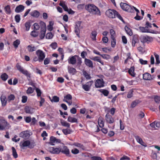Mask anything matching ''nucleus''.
<instances>
[{
    "mask_svg": "<svg viewBox=\"0 0 160 160\" xmlns=\"http://www.w3.org/2000/svg\"><path fill=\"white\" fill-rule=\"evenodd\" d=\"M1 78L4 81H6L8 78V76L6 73H4L1 76Z\"/></svg>",
    "mask_w": 160,
    "mask_h": 160,
    "instance_id": "4c0bfd02",
    "label": "nucleus"
},
{
    "mask_svg": "<svg viewBox=\"0 0 160 160\" xmlns=\"http://www.w3.org/2000/svg\"><path fill=\"white\" fill-rule=\"evenodd\" d=\"M150 126L152 128H154L155 129H157L156 128L155 126L158 128L160 127V122H156L155 121L150 124Z\"/></svg>",
    "mask_w": 160,
    "mask_h": 160,
    "instance_id": "4be33fe9",
    "label": "nucleus"
},
{
    "mask_svg": "<svg viewBox=\"0 0 160 160\" xmlns=\"http://www.w3.org/2000/svg\"><path fill=\"white\" fill-rule=\"evenodd\" d=\"M139 103V101L138 100H136L133 101L131 103V107L132 108L135 107Z\"/></svg>",
    "mask_w": 160,
    "mask_h": 160,
    "instance_id": "49530a36",
    "label": "nucleus"
},
{
    "mask_svg": "<svg viewBox=\"0 0 160 160\" xmlns=\"http://www.w3.org/2000/svg\"><path fill=\"white\" fill-rule=\"evenodd\" d=\"M34 89L32 88V87H29L27 90L26 92L27 94H30L32 93L34 91Z\"/></svg>",
    "mask_w": 160,
    "mask_h": 160,
    "instance_id": "09e8293b",
    "label": "nucleus"
},
{
    "mask_svg": "<svg viewBox=\"0 0 160 160\" xmlns=\"http://www.w3.org/2000/svg\"><path fill=\"white\" fill-rule=\"evenodd\" d=\"M0 100L2 106H5L8 102L6 96L4 95H2L0 97Z\"/></svg>",
    "mask_w": 160,
    "mask_h": 160,
    "instance_id": "aec40b11",
    "label": "nucleus"
},
{
    "mask_svg": "<svg viewBox=\"0 0 160 160\" xmlns=\"http://www.w3.org/2000/svg\"><path fill=\"white\" fill-rule=\"evenodd\" d=\"M62 131L63 133L65 135L69 134L71 133V130L68 129H63L62 130Z\"/></svg>",
    "mask_w": 160,
    "mask_h": 160,
    "instance_id": "8fccbe9b",
    "label": "nucleus"
},
{
    "mask_svg": "<svg viewBox=\"0 0 160 160\" xmlns=\"http://www.w3.org/2000/svg\"><path fill=\"white\" fill-rule=\"evenodd\" d=\"M154 55L156 59L155 64L158 65L160 63V61L159 59V55L156 53L154 54Z\"/></svg>",
    "mask_w": 160,
    "mask_h": 160,
    "instance_id": "ea45409f",
    "label": "nucleus"
},
{
    "mask_svg": "<svg viewBox=\"0 0 160 160\" xmlns=\"http://www.w3.org/2000/svg\"><path fill=\"white\" fill-rule=\"evenodd\" d=\"M31 15L33 17L38 18L39 17L40 13L37 10H34L31 12L30 13Z\"/></svg>",
    "mask_w": 160,
    "mask_h": 160,
    "instance_id": "bb28decb",
    "label": "nucleus"
},
{
    "mask_svg": "<svg viewBox=\"0 0 160 160\" xmlns=\"http://www.w3.org/2000/svg\"><path fill=\"white\" fill-rule=\"evenodd\" d=\"M73 145L83 150H85L86 149L84 146L81 143L75 142L73 143Z\"/></svg>",
    "mask_w": 160,
    "mask_h": 160,
    "instance_id": "b1692460",
    "label": "nucleus"
},
{
    "mask_svg": "<svg viewBox=\"0 0 160 160\" xmlns=\"http://www.w3.org/2000/svg\"><path fill=\"white\" fill-rule=\"evenodd\" d=\"M77 60V65L78 66L80 67L82 62L81 58L77 55L76 60Z\"/></svg>",
    "mask_w": 160,
    "mask_h": 160,
    "instance_id": "c9c22d12",
    "label": "nucleus"
},
{
    "mask_svg": "<svg viewBox=\"0 0 160 160\" xmlns=\"http://www.w3.org/2000/svg\"><path fill=\"white\" fill-rule=\"evenodd\" d=\"M9 124L2 117H0V130H3L9 127Z\"/></svg>",
    "mask_w": 160,
    "mask_h": 160,
    "instance_id": "20e7f679",
    "label": "nucleus"
},
{
    "mask_svg": "<svg viewBox=\"0 0 160 160\" xmlns=\"http://www.w3.org/2000/svg\"><path fill=\"white\" fill-rule=\"evenodd\" d=\"M72 99V96L70 94H68L64 97V98L63 101L67 103L69 106L72 105V102L71 101H68V100H71Z\"/></svg>",
    "mask_w": 160,
    "mask_h": 160,
    "instance_id": "ddd939ff",
    "label": "nucleus"
},
{
    "mask_svg": "<svg viewBox=\"0 0 160 160\" xmlns=\"http://www.w3.org/2000/svg\"><path fill=\"white\" fill-rule=\"evenodd\" d=\"M97 33L96 31H93L92 32V38L93 40H96V36Z\"/></svg>",
    "mask_w": 160,
    "mask_h": 160,
    "instance_id": "3c124183",
    "label": "nucleus"
},
{
    "mask_svg": "<svg viewBox=\"0 0 160 160\" xmlns=\"http://www.w3.org/2000/svg\"><path fill=\"white\" fill-rule=\"evenodd\" d=\"M53 35L51 32L47 33L46 35V38L48 39H52L53 37Z\"/></svg>",
    "mask_w": 160,
    "mask_h": 160,
    "instance_id": "603ef678",
    "label": "nucleus"
},
{
    "mask_svg": "<svg viewBox=\"0 0 160 160\" xmlns=\"http://www.w3.org/2000/svg\"><path fill=\"white\" fill-rule=\"evenodd\" d=\"M93 82L92 81L87 82L85 84L82 85V88L86 91H88L90 89L91 87Z\"/></svg>",
    "mask_w": 160,
    "mask_h": 160,
    "instance_id": "1a4fd4ad",
    "label": "nucleus"
},
{
    "mask_svg": "<svg viewBox=\"0 0 160 160\" xmlns=\"http://www.w3.org/2000/svg\"><path fill=\"white\" fill-rule=\"evenodd\" d=\"M15 97V95L12 94H10L8 95L7 97L8 102H10L11 101L14 100Z\"/></svg>",
    "mask_w": 160,
    "mask_h": 160,
    "instance_id": "c85d7f7f",
    "label": "nucleus"
},
{
    "mask_svg": "<svg viewBox=\"0 0 160 160\" xmlns=\"http://www.w3.org/2000/svg\"><path fill=\"white\" fill-rule=\"evenodd\" d=\"M85 8L87 10L92 14L101 15V12L98 8L93 4H89L86 6Z\"/></svg>",
    "mask_w": 160,
    "mask_h": 160,
    "instance_id": "f03ea898",
    "label": "nucleus"
},
{
    "mask_svg": "<svg viewBox=\"0 0 160 160\" xmlns=\"http://www.w3.org/2000/svg\"><path fill=\"white\" fill-rule=\"evenodd\" d=\"M136 139L137 142L141 145L145 147L147 146V145L142 141V139L139 137L137 136L136 137Z\"/></svg>",
    "mask_w": 160,
    "mask_h": 160,
    "instance_id": "a878e982",
    "label": "nucleus"
},
{
    "mask_svg": "<svg viewBox=\"0 0 160 160\" xmlns=\"http://www.w3.org/2000/svg\"><path fill=\"white\" fill-rule=\"evenodd\" d=\"M16 67L18 70L20 72L27 76L28 78H30V73H29L27 70H24L23 68L21 67L19 64H17Z\"/></svg>",
    "mask_w": 160,
    "mask_h": 160,
    "instance_id": "0eeeda50",
    "label": "nucleus"
},
{
    "mask_svg": "<svg viewBox=\"0 0 160 160\" xmlns=\"http://www.w3.org/2000/svg\"><path fill=\"white\" fill-rule=\"evenodd\" d=\"M139 31L140 32L143 33H154V31L153 30H150L149 29H147L145 27H139Z\"/></svg>",
    "mask_w": 160,
    "mask_h": 160,
    "instance_id": "9b49d317",
    "label": "nucleus"
},
{
    "mask_svg": "<svg viewBox=\"0 0 160 160\" xmlns=\"http://www.w3.org/2000/svg\"><path fill=\"white\" fill-rule=\"evenodd\" d=\"M104 83L103 80L102 79H98L95 82V86L97 88H100L104 86Z\"/></svg>",
    "mask_w": 160,
    "mask_h": 160,
    "instance_id": "9d476101",
    "label": "nucleus"
},
{
    "mask_svg": "<svg viewBox=\"0 0 160 160\" xmlns=\"http://www.w3.org/2000/svg\"><path fill=\"white\" fill-rule=\"evenodd\" d=\"M35 90L37 92V96L38 97L41 96L42 94V92L41 90L39 88H36Z\"/></svg>",
    "mask_w": 160,
    "mask_h": 160,
    "instance_id": "864d4df0",
    "label": "nucleus"
},
{
    "mask_svg": "<svg viewBox=\"0 0 160 160\" xmlns=\"http://www.w3.org/2000/svg\"><path fill=\"white\" fill-rule=\"evenodd\" d=\"M68 121L69 122L73 123L77 122V119L74 118L69 116L68 119Z\"/></svg>",
    "mask_w": 160,
    "mask_h": 160,
    "instance_id": "7c9ffc66",
    "label": "nucleus"
},
{
    "mask_svg": "<svg viewBox=\"0 0 160 160\" xmlns=\"http://www.w3.org/2000/svg\"><path fill=\"white\" fill-rule=\"evenodd\" d=\"M77 55H75L74 56L69 57L68 59V63L72 65L75 64L76 63V59Z\"/></svg>",
    "mask_w": 160,
    "mask_h": 160,
    "instance_id": "2eb2a0df",
    "label": "nucleus"
},
{
    "mask_svg": "<svg viewBox=\"0 0 160 160\" xmlns=\"http://www.w3.org/2000/svg\"><path fill=\"white\" fill-rule=\"evenodd\" d=\"M141 41L143 43H149L152 41V37L147 35H142L140 36Z\"/></svg>",
    "mask_w": 160,
    "mask_h": 160,
    "instance_id": "423d86ee",
    "label": "nucleus"
},
{
    "mask_svg": "<svg viewBox=\"0 0 160 160\" xmlns=\"http://www.w3.org/2000/svg\"><path fill=\"white\" fill-rule=\"evenodd\" d=\"M24 110L25 112L27 113L32 114L35 111L34 109L31 107L26 106L25 107Z\"/></svg>",
    "mask_w": 160,
    "mask_h": 160,
    "instance_id": "6ab92c4d",
    "label": "nucleus"
},
{
    "mask_svg": "<svg viewBox=\"0 0 160 160\" xmlns=\"http://www.w3.org/2000/svg\"><path fill=\"white\" fill-rule=\"evenodd\" d=\"M4 9L7 13L9 14L10 13L11 10L9 6L7 5L5 7Z\"/></svg>",
    "mask_w": 160,
    "mask_h": 160,
    "instance_id": "6e6d98bb",
    "label": "nucleus"
},
{
    "mask_svg": "<svg viewBox=\"0 0 160 160\" xmlns=\"http://www.w3.org/2000/svg\"><path fill=\"white\" fill-rule=\"evenodd\" d=\"M22 146L23 147H28L30 148H33L34 145L33 144H31L29 140L24 141L22 144Z\"/></svg>",
    "mask_w": 160,
    "mask_h": 160,
    "instance_id": "a211bd4d",
    "label": "nucleus"
},
{
    "mask_svg": "<svg viewBox=\"0 0 160 160\" xmlns=\"http://www.w3.org/2000/svg\"><path fill=\"white\" fill-rule=\"evenodd\" d=\"M120 6L123 10L128 12H132L133 11L131 6L126 3L121 2L120 3Z\"/></svg>",
    "mask_w": 160,
    "mask_h": 160,
    "instance_id": "39448f33",
    "label": "nucleus"
},
{
    "mask_svg": "<svg viewBox=\"0 0 160 160\" xmlns=\"http://www.w3.org/2000/svg\"><path fill=\"white\" fill-rule=\"evenodd\" d=\"M46 31V27H45L42 29L40 32V37L41 39H43L45 35V32Z\"/></svg>",
    "mask_w": 160,
    "mask_h": 160,
    "instance_id": "c756f323",
    "label": "nucleus"
},
{
    "mask_svg": "<svg viewBox=\"0 0 160 160\" xmlns=\"http://www.w3.org/2000/svg\"><path fill=\"white\" fill-rule=\"evenodd\" d=\"M100 56L106 60H108L110 58V56L107 54H101Z\"/></svg>",
    "mask_w": 160,
    "mask_h": 160,
    "instance_id": "13d9d810",
    "label": "nucleus"
},
{
    "mask_svg": "<svg viewBox=\"0 0 160 160\" xmlns=\"http://www.w3.org/2000/svg\"><path fill=\"white\" fill-rule=\"evenodd\" d=\"M115 38L114 37L111 38V46L113 48L114 47L116 44Z\"/></svg>",
    "mask_w": 160,
    "mask_h": 160,
    "instance_id": "a19ab883",
    "label": "nucleus"
},
{
    "mask_svg": "<svg viewBox=\"0 0 160 160\" xmlns=\"http://www.w3.org/2000/svg\"><path fill=\"white\" fill-rule=\"evenodd\" d=\"M98 123L99 127L102 128L104 126V122L101 119H99L98 120Z\"/></svg>",
    "mask_w": 160,
    "mask_h": 160,
    "instance_id": "4d7b16f0",
    "label": "nucleus"
},
{
    "mask_svg": "<svg viewBox=\"0 0 160 160\" xmlns=\"http://www.w3.org/2000/svg\"><path fill=\"white\" fill-rule=\"evenodd\" d=\"M69 72L72 75L74 74L76 72V70L73 68H70L68 69Z\"/></svg>",
    "mask_w": 160,
    "mask_h": 160,
    "instance_id": "79ce46f5",
    "label": "nucleus"
},
{
    "mask_svg": "<svg viewBox=\"0 0 160 160\" xmlns=\"http://www.w3.org/2000/svg\"><path fill=\"white\" fill-rule=\"evenodd\" d=\"M110 32L111 35V38L116 37L115 32L113 29H111L110 30Z\"/></svg>",
    "mask_w": 160,
    "mask_h": 160,
    "instance_id": "bf43d9fd",
    "label": "nucleus"
},
{
    "mask_svg": "<svg viewBox=\"0 0 160 160\" xmlns=\"http://www.w3.org/2000/svg\"><path fill=\"white\" fill-rule=\"evenodd\" d=\"M71 152L73 154H76L79 153V151L78 149L75 148L72 149Z\"/></svg>",
    "mask_w": 160,
    "mask_h": 160,
    "instance_id": "e2e57ef3",
    "label": "nucleus"
},
{
    "mask_svg": "<svg viewBox=\"0 0 160 160\" xmlns=\"http://www.w3.org/2000/svg\"><path fill=\"white\" fill-rule=\"evenodd\" d=\"M49 152L52 154H58L60 152V148H54L53 147L49 148Z\"/></svg>",
    "mask_w": 160,
    "mask_h": 160,
    "instance_id": "4468645a",
    "label": "nucleus"
},
{
    "mask_svg": "<svg viewBox=\"0 0 160 160\" xmlns=\"http://www.w3.org/2000/svg\"><path fill=\"white\" fill-rule=\"evenodd\" d=\"M15 18L16 22L18 23L20 20V15L19 14L15 16Z\"/></svg>",
    "mask_w": 160,
    "mask_h": 160,
    "instance_id": "69168bd1",
    "label": "nucleus"
},
{
    "mask_svg": "<svg viewBox=\"0 0 160 160\" xmlns=\"http://www.w3.org/2000/svg\"><path fill=\"white\" fill-rule=\"evenodd\" d=\"M80 29L75 28L74 31L76 33L78 37H79V33L80 32Z\"/></svg>",
    "mask_w": 160,
    "mask_h": 160,
    "instance_id": "680f3d73",
    "label": "nucleus"
},
{
    "mask_svg": "<svg viewBox=\"0 0 160 160\" xmlns=\"http://www.w3.org/2000/svg\"><path fill=\"white\" fill-rule=\"evenodd\" d=\"M20 41L18 39H17L14 42L13 45L16 48L18 47V45L20 43Z\"/></svg>",
    "mask_w": 160,
    "mask_h": 160,
    "instance_id": "c03bdc74",
    "label": "nucleus"
},
{
    "mask_svg": "<svg viewBox=\"0 0 160 160\" xmlns=\"http://www.w3.org/2000/svg\"><path fill=\"white\" fill-rule=\"evenodd\" d=\"M60 152L63 153L68 156L70 153V151L68 148L65 146H63L62 148H60Z\"/></svg>",
    "mask_w": 160,
    "mask_h": 160,
    "instance_id": "dca6fc26",
    "label": "nucleus"
},
{
    "mask_svg": "<svg viewBox=\"0 0 160 160\" xmlns=\"http://www.w3.org/2000/svg\"><path fill=\"white\" fill-rule=\"evenodd\" d=\"M125 29L127 33L130 36H132V32L130 28H128L127 27H125Z\"/></svg>",
    "mask_w": 160,
    "mask_h": 160,
    "instance_id": "f704fd0d",
    "label": "nucleus"
},
{
    "mask_svg": "<svg viewBox=\"0 0 160 160\" xmlns=\"http://www.w3.org/2000/svg\"><path fill=\"white\" fill-rule=\"evenodd\" d=\"M53 23L52 22L50 21L49 22V24L47 26V29L49 31H52L53 29L52 26Z\"/></svg>",
    "mask_w": 160,
    "mask_h": 160,
    "instance_id": "e433bc0d",
    "label": "nucleus"
},
{
    "mask_svg": "<svg viewBox=\"0 0 160 160\" xmlns=\"http://www.w3.org/2000/svg\"><path fill=\"white\" fill-rule=\"evenodd\" d=\"M36 54L37 57H34L33 59V60L35 62L38 61L39 62H41L43 60L45 57L44 52L40 49L38 50L36 52Z\"/></svg>",
    "mask_w": 160,
    "mask_h": 160,
    "instance_id": "7ed1b4c3",
    "label": "nucleus"
},
{
    "mask_svg": "<svg viewBox=\"0 0 160 160\" xmlns=\"http://www.w3.org/2000/svg\"><path fill=\"white\" fill-rule=\"evenodd\" d=\"M28 97L26 96H23L22 97V102L23 103L26 102L27 101Z\"/></svg>",
    "mask_w": 160,
    "mask_h": 160,
    "instance_id": "0e129e2a",
    "label": "nucleus"
},
{
    "mask_svg": "<svg viewBox=\"0 0 160 160\" xmlns=\"http://www.w3.org/2000/svg\"><path fill=\"white\" fill-rule=\"evenodd\" d=\"M154 100L157 103H159L160 102V97L156 96L154 97Z\"/></svg>",
    "mask_w": 160,
    "mask_h": 160,
    "instance_id": "338daca9",
    "label": "nucleus"
},
{
    "mask_svg": "<svg viewBox=\"0 0 160 160\" xmlns=\"http://www.w3.org/2000/svg\"><path fill=\"white\" fill-rule=\"evenodd\" d=\"M133 91L132 90H130L128 93V94L127 96V97L128 98H131L133 96Z\"/></svg>",
    "mask_w": 160,
    "mask_h": 160,
    "instance_id": "5fc2aeb1",
    "label": "nucleus"
},
{
    "mask_svg": "<svg viewBox=\"0 0 160 160\" xmlns=\"http://www.w3.org/2000/svg\"><path fill=\"white\" fill-rule=\"evenodd\" d=\"M84 63L85 65L89 68H93V64L92 61L90 60L85 58Z\"/></svg>",
    "mask_w": 160,
    "mask_h": 160,
    "instance_id": "412c9836",
    "label": "nucleus"
},
{
    "mask_svg": "<svg viewBox=\"0 0 160 160\" xmlns=\"http://www.w3.org/2000/svg\"><path fill=\"white\" fill-rule=\"evenodd\" d=\"M61 123L62 125L63 126L66 127L68 128H69L70 127V124L64 121H61Z\"/></svg>",
    "mask_w": 160,
    "mask_h": 160,
    "instance_id": "37998d69",
    "label": "nucleus"
},
{
    "mask_svg": "<svg viewBox=\"0 0 160 160\" xmlns=\"http://www.w3.org/2000/svg\"><path fill=\"white\" fill-rule=\"evenodd\" d=\"M98 91L102 93L105 96H108L109 93V92L108 90L105 89H101L99 90Z\"/></svg>",
    "mask_w": 160,
    "mask_h": 160,
    "instance_id": "473e14b6",
    "label": "nucleus"
},
{
    "mask_svg": "<svg viewBox=\"0 0 160 160\" xmlns=\"http://www.w3.org/2000/svg\"><path fill=\"white\" fill-rule=\"evenodd\" d=\"M138 41V38L136 36H134L132 38V46L134 47L135 46V44L137 43Z\"/></svg>",
    "mask_w": 160,
    "mask_h": 160,
    "instance_id": "72a5a7b5",
    "label": "nucleus"
},
{
    "mask_svg": "<svg viewBox=\"0 0 160 160\" xmlns=\"http://www.w3.org/2000/svg\"><path fill=\"white\" fill-rule=\"evenodd\" d=\"M19 136L24 139H28L30 136V132L28 130L23 131L19 134Z\"/></svg>",
    "mask_w": 160,
    "mask_h": 160,
    "instance_id": "6e6552de",
    "label": "nucleus"
},
{
    "mask_svg": "<svg viewBox=\"0 0 160 160\" xmlns=\"http://www.w3.org/2000/svg\"><path fill=\"white\" fill-rule=\"evenodd\" d=\"M106 14L109 18H113L117 17L122 21H123L122 17L116 11L114 10L109 9L106 11Z\"/></svg>",
    "mask_w": 160,
    "mask_h": 160,
    "instance_id": "f257e3e1",
    "label": "nucleus"
},
{
    "mask_svg": "<svg viewBox=\"0 0 160 160\" xmlns=\"http://www.w3.org/2000/svg\"><path fill=\"white\" fill-rule=\"evenodd\" d=\"M31 35L33 37H36L38 35V33L35 31H33L31 32Z\"/></svg>",
    "mask_w": 160,
    "mask_h": 160,
    "instance_id": "052dcab7",
    "label": "nucleus"
},
{
    "mask_svg": "<svg viewBox=\"0 0 160 160\" xmlns=\"http://www.w3.org/2000/svg\"><path fill=\"white\" fill-rule=\"evenodd\" d=\"M12 155L13 157L15 158H16L18 157V155L16 152V150L14 147H12Z\"/></svg>",
    "mask_w": 160,
    "mask_h": 160,
    "instance_id": "58836bf2",
    "label": "nucleus"
},
{
    "mask_svg": "<svg viewBox=\"0 0 160 160\" xmlns=\"http://www.w3.org/2000/svg\"><path fill=\"white\" fill-rule=\"evenodd\" d=\"M143 78L144 80H150L152 79L151 75L148 73H144L143 75Z\"/></svg>",
    "mask_w": 160,
    "mask_h": 160,
    "instance_id": "393cba45",
    "label": "nucleus"
},
{
    "mask_svg": "<svg viewBox=\"0 0 160 160\" xmlns=\"http://www.w3.org/2000/svg\"><path fill=\"white\" fill-rule=\"evenodd\" d=\"M91 158L92 160H102L101 157L98 156H93Z\"/></svg>",
    "mask_w": 160,
    "mask_h": 160,
    "instance_id": "774afa93",
    "label": "nucleus"
},
{
    "mask_svg": "<svg viewBox=\"0 0 160 160\" xmlns=\"http://www.w3.org/2000/svg\"><path fill=\"white\" fill-rule=\"evenodd\" d=\"M50 142L49 143L52 145H54L53 143H59L61 142V140L58 139H57L54 137L52 136L50 138Z\"/></svg>",
    "mask_w": 160,
    "mask_h": 160,
    "instance_id": "f3484780",
    "label": "nucleus"
},
{
    "mask_svg": "<svg viewBox=\"0 0 160 160\" xmlns=\"http://www.w3.org/2000/svg\"><path fill=\"white\" fill-rule=\"evenodd\" d=\"M134 68L133 67H131L128 71V72L129 74L132 77H134L135 74L134 72Z\"/></svg>",
    "mask_w": 160,
    "mask_h": 160,
    "instance_id": "2f4dec72",
    "label": "nucleus"
},
{
    "mask_svg": "<svg viewBox=\"0 0 160 160\" xmlns=\"http://www.w3.org/2000/svg\"><path fill=\"white\" fill-rule=\"evenodd\" d=\"M59 98L57 96H54L52 97V100H51V101L52 102H58L59 101Z\"/></svg>",
    "mask_w": 160,
    "mask_h": 160,
    "instance_id": "de8ad7c7",
    "label": "nucleus"
},
{
    "mask_svg": "<svg viewBox=\"0 0 160 160\" xmlns=\"http://www.w3.org/2000/svg\"><path fill=\"white\" fill-rule=\"evenodd\" d=\"M24 9V7L22 5H20L17 7L15 9V11L17 13L22 12Z\"/></svg>",
    "mask_w": 160,
    "mask_h": 160,
    "instance_id": "5701e85b",
    "label": "nucleus"
},
{
    "mask_svg": "<svg viewBox=\"0 0 160 160\" xmlns=\"http://www.w3.org/2000/svg\"><path fill=\"white\" fill-rule=\"evenodd\" d=\"M25 26L26 28V30L27 31H28L31 27L30 23L29 22H27L25 24Z\"/></svg>",
    "mask_w": 160,
    "mask_h": 160,
    "instance_id": "a18cd8bd",
    "label": "nucleus"
},
{
    "mask_svg": "<svg viewBox=\"0 0 160 160\" xmlns=\"http://www.w3.org/2000/svg\"><path fill=\"white\" fill-rule=\"evenodd\" d=\"M105 117L106 121L110 124L113 123L115 121L114 118L108 113L106 114Z\"/></svg>",
    "mask_w": 160,
    "mask_h": 160,
    "instance_id": "f8f14e48",
    "label": "nucleus"
},
{
    "mask_svg": "<svg viewBox=\"0 0 160 160\" xmlns=\"http://www.w3.org/2000/svg\"><path fill=\"white\" fill-rule=\"evenodd\" d=\"M28 51L29 52H32L35 51L36 50V48L33 46L32 44L28 46L27 48Z\"/></svg>",
    "mask_w": 160,
    "mask_h": 160,
    "instance_id": "cd10ccee",
    "label": "nucleus"
}]
</instances>
